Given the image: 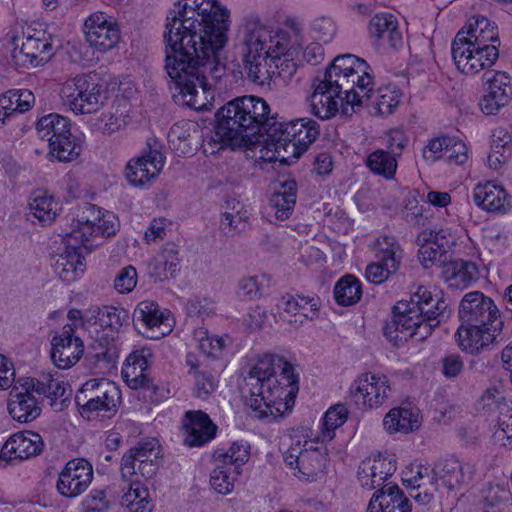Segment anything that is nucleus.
<instances>
[{"label": "nucleus", "instance_id": "nucleus-1", "mask_svg": "<svg viewBox=\"0 0 512 512\" xmlns=\"http://www.w3.org/2000/svg\"><path fill=\"white\" fill-rule=\"evenodd\" d=\"M190 1L178 0L167 13L163 34L164 67L178 90V94L173 95L175 102L201 110L205 104L197 99L198 88L206 94L216 83L212 82L210 72L198 67L202 65V52L198 48L207 41L212 42L214 32L207 22L211 19L207 8H199L195 0Z\"/></svg>", "mask_w": 512, "mask_h": 512}, {"label": "nucleus", "instance_id": "nucleus-2", "mask_svg": "<svg viewBox=\"0 0 512 512\" xmlns=\"http://www.w3.org/2000/svg\"><path fill=\"white\" fill-rule=\"evenodd\" d=\"M303 29L295 20L288 19L276 30L267 26L255 15L244 18L234 42V53L242 63L247 78L257 84L269 79V59L300 52Z\"/></svg>", "mask_w": 512, "mask_h": 512}, {"label": "nucleus", "instance_id": "nucleus-3", "mask_svg": "<svg viewBox=\"0 0 512 512\" xmlns=\"http://www.w3.org/2000/svg\"><path fill=\"white\" fill-rule=\"evenodd\" d=\"M246 404L259 419H276L292 410L299 391L298 375L284 357L265 354L244 378Z\"/></svg>", "mask_w": 512, "mask_h": 512}, {"label": "nucleus", "instance_id": "nucleus-4", "mask_svg": "<svg viewBox=\"0 0 512 512\" xmlns=\"http://www.w3.org/2000/svg\"><path fill=\"white\" fill-rule=\"evenodd\" d=\"M494 300L481 291L466 293L458 305L460 326L455 334L459 347L470 354H479L502 339L503 322Z\"/></svg>", "mask_w": 512, "mask_h": 512}, {"label": "nucleus", "instance_id": "nucleus-5", "mask_svg": "<svg viewBox=\"0 0 512 512\" xmlns=\"http://www.w3.org/2000/svg\"><path fill=\"white\" fill-rule=\"evenodd\" d=\"M446 305L442 299H435L424 286L410 295V300H400L392 308V319L384 327V335L395 344L412 337L423 341L438 327V316L444 313Z\"/></svg>", "mask_w": 512, "mask_h": 512}, {"label": "nucleus", "instance_id": "nucleus-6", "mask_svg": "<svg viewBox=\"0 0 512 512\" xmlns=\"http://www.w3.org/2000/svg\"><path fill=\"white\" fill-rule=\"evenodd\" d=\"M371 71L364 59L353 54H343L334 58L323 77L337 88H344L346 101L353 110L355 103L371 96V88H368L372 84Z\"/></svg>", "mask_w": 512, "mask_h": 512}, {"label": "nucleus", "instance_id": "nucleus-7", "mask_svg": "<svg viewBox=\"0 0 512 512\" xmlns=\"http://www.w3.org/2000/svg\"><path fill=\"white\" fill-rule=\"evenodd\" d=\"M275 127L269 134L268 147L273 148L279 156L283 151L295 159L299 158L320 135L319 124L310 118L278 121Z\"/></svg>", "mask_w": 512, "mask_h": 512}, {"label": "nucleus", "instance_id": "nucleus-8", "mask_svg": "<svg viewBox=\"0 0 512 512\" xmlns=\"http://www.w3.org/2000/svg\"><path fill=\"white\" fill-rule=\"evenodd\" d=\"M62 98L75 114L98 111L107 99V92L98 73L78 74L67 80L61 90Z\"/></svg>", "mask_w": 512, "mask_h": 512}, {"label": "nucleus", "instance_id": "nucleus-9", "mask_svg": "<svg viewBox=\"0 0 512 512\" xmlns=\"http://www.w3.org/2000/svg\"><path fill=\"white\" fill-rule=\"evenodd\" d=\"M120 391L116 384L105 378L86 381L75 395V404L80 415L93 420L101 412L115 413Z\"/></svg>", "mask_w": 512, "mask_h": 512}, {"label": "nucleus", "instance_id": "nucleus-10", "mask_svg": "<svg viewBox=\"0 0 512 512\" xmlns=\"http://www.w3.org/2000/svg\"><path fill=\"white\" fill-rule=\"evenodd\" d=\"M238 97L227 102L215 113L213 141L232 148L252 146L247 125L242 121Z\"/></svg>", "mask_w": 512, "mask_h": 512}, {"label": "nucleus", "instance_id": "nucleus-11", "mask_svg": "<svg viewBox=\"0 0 512 512\" xmlns=\"http://www.w3.org/2000/svg\"><path fill=\"white\" fill-rule=\"evenodd\" d=\"M164 164L165 156L161 142L155 137H150L147 139L142 155L128 161L125 167V178L131 186L143 187L159 175Z\"/></svg>", "mask_w": 512, "mask_h": 512}, {"label": "nucleus", "instance_id": "nucleus-12", "mask_svg": "<svg viewBox=\"0 0 512 512\" xmlns=\"http://www.w3.org/2000/svg\"><path fill=\"white\" fill-rule=\"evenodd\" d=\"M238 99L242 121L247 125L251 145L259 143L260 137L266 136L265 142L268 146L269 134L278 123L277 117L270 115L269 104L263 98L254 95H245Z\"/></svg>", "mask_w": 512, "mask_h": 512}, {"label": "nucleus", "instance_id": "nucleus-13", "mask_svg": "<svg viewBox=\"0 0 512 512\" xmlns=\"http://www.w3.org/2000/svg\"><path fill=\"white\" fill-rule=\"evenodd\" d=\"M238 99L242 121L247 125L251 145L259 143L260 137L266 136L265 142L268 146L269 134L278 123L277 117L270 115L269 104L263 98L254 95H245Z\"/></svg>", "mask_w": 512, "mask_h": 512}, {"label": "nucleus", "instance_id": "nucleus-14", "mask_svg": "<svg viewBox=\"0 0 512 512\" xmlns=\"http://www.w3.org/2000/svg\"><path fill=\"white\" fill-rule=\"evenodd\" d=\"M85 40L90 47L105 53L120 40V28L116 19L101 11L90 14L83 25Z\"/></svg>", "mask_w": 512, "mask_h": 512}, {"label": "nucleus", "instance_id": "nucleus-15", "mask_svg": "<svg viewBox=\"0 0 512 512\" xmlns=\"http://www.w3.org/2000/svg\"><path fill=\"white\" fill-rule=\"evenodd\" d=\"M391 388L384 375L365 373L359 376L350 387V397L362 410L381 406L388 398Z\"/></svg>", "mask_w": 512, "mask_h": 512}, {"label": "nucleus", "instance_id": "nucleus-16", "mask_svg": "<svg viewBox=\"0 0 512 512\" xmlns=\"http://www.w3.org/2000/svg\"><path fill=\"white\" fill-rule=\"evenodd\" d=\"M170 311L162 310L153 300H143L137 304L132 314L135 329L149 339H160L171 331Z\"/></svg>", "mask_w": 512, "mask_h": 512}, {"label": "nucleus", "instance_id": "nucleus-17", "mask_svg": "<svg viewBox=\"0 0 512 512\" xmlns=\"http://www.w3.org/2000/svg\"><path fill=\"white\" fill-rule=\"evenodd\" d=\"M482 81L484 94L479 103L481 111L485 115H495L512 99L511 78L503 71H487Z\"/></svg>", "mask_w": 512, "mask_h": 512}, {"label": "nucleus", "instance_id": "nucleus-18", "mask_svg": "<svg viewBox=\"0 0 512 512\" xmlns=\"http://www.w3.org/2000/svg\"><path fill=\"white\" fill-rule=\"evenodd\" d=\"M420 245L418 258L425 268L437 266L442 268L441 277L448 281V237L444 229L422 231L416 239Z\"/></svg>", "mask_w": 512, "mask_h": 512}, {"label": "nucleus", "instance_id": "nucleus-19", "mask_svg": "<svg viewBox=\"0 0 512 512\" xmlns=\"http://www.w3.org/2000/svg\"><path fill=\"white\" fill-rule=\"evenodd\" d=\"M378 246L377 257L379 261L370 263L365 270L366 279L376 285L382 284L390 274L399 269L403 256V250L394 237L383 236L379 238Z\"/></svg>", "mask_w": 512, "mask_h": 512}, {"label": "nucleus", "instance_id": "nucleus-20", "mask_svg": "<svg viewBox=\"0 0 512 512\" xmlns=\"http://www.w3.org/2000/svg\"><path fill=\"white\" fill-rule=\"evenodd\" d=\"M328 79H315L314 91L311 95V111L321 120L329 119L338 112V106L341 104L342 112L348 113L349 105L345 98L344 88H337L333 83H328Z\"/></svg>", "mask_w": 512, "mask_h": 512}, {"label": "nucleus", "instance_id": "nucleus-21", "mask_svg": "<svg viewBox=\"0 0 512 512\" xmlns=\"http://www.w3.org/2000/svg\"><path fill=\"white\" fill-rule=\"evenodd\" d=\"M93 479V467L86 459L68 461L60 472L56 488L63 497L74 498L82 494Z\"/></svg>", "mask_w": 512, "mask_h": 512}, {"label": "nucleus", "instance_id": "nucleus-22", "mask_svg": "<svg viewBox=\"0 0 512 512\" xmlns=\"http://www.w3.org/2000/svg\"><path fill=\"white\" fill-rule=\"evenodd\" d=\"M76 324H66L51 340V359L60 369L76 364L84 352L82 340L75 336Z\"/></svg>", "mask_w": 512, "mask_h": 512}, {"label": "nucleus", "instance_id": "nucleus-23", "mask_svg": "<svg viewBox=\"0 0 512 512\" xmlns=\"http://www.w3.org/2000/svg\"><path fill=\"white\" fill-rule=\"evenodd\" d=\"M44 448L40 434L33 431H22L11 435L0 451V460L13 462L23 461L39 455Z\"/></svg>", "mask_w": 512, "mask_h": 512}, {"label": "nucleus", "instance_id": "nucleus-24", "mask_svg": "<svg viewBox=\"0 0 512 512\" xmlns=\"http://www.w3.org/2000/svg\"><path fill=\"white\" fill-rule=\"evenodd\" d=\"M183 442L189 447H201L210 442L217 432V426L202 410L186 411L182 419Z\"/></svg>", "mask_w": 512, "mask_h": 512}, {"label": "nucleus", "instance_id": "nucleus-25", "mask_svg": "<svg viewBox=\"0 0 512 512\" xmlns=\"http://www.w3.org/2000/svg\"><path fill=\"white\" fill-rule=\"evenodd\" d=\"M14 385L9 394L8 411L13 419L27 423L35 420L41 413V408L35 396L34 389L25 385V378H21Z\"/></svg>", "mask_w": 512, "mask_h": 512}, {"label": "nucleus", "instance_id": "nucleus-26", "mask_svg": "<svg viewBox=\"0 0 512 512\" xmlns=\"http://www.w3.org/2000/svg\"><path fill=\"white\" fill-rule=\"evenodd\" d=\"M152 357V351L145 347L136 349L127 356L121 373L126 383L132 389H156L146 373Z\"/></svg>", "mask_w": 512, "mask_h": 512}, {"label": "nucleus", "instance_id": "nucleus-27", "mask_svg": "<svg viewBox=\"0 0 512 512\" xmlns=\"http://www.w3.org/2000/svg\"><path fill=\"white\" fill-rule=\"evenodd\" d=\"M53 55V46L48 37L29 35L22 40L21 46L14 48L12 58L16 65L38 66L46 63Z\"/></svg>", "mask_w": 512, "mask_h": 512}, {"label": "nucleus", "instance_id": "nucleus-28", "mask_svg": "<svg viewBox=\"0 0 512 512\" xmlns=\"http://www.w3.org/2000/svg\"><path fill=\"white\" fill-rule=\"evenodd\" d=\"M56 372L43 373L39 378H25V385L34 389L38 396L49 400V405L54 411H62L66 407L69 394L63 381L59 380Z\"/></svg>", "mask_w": 512, "mask_h": 512}, {"label": "nucleus", "instance_id": "nucleus-29", "mask_svg": "<svg viewBox=\"0 0 512 512\" xmlns=\"http://www.w3.org/2000/svg\"><path fill=\"white\" fill-rule=\"evenodd\" d=\"M367 512H411V504L399 486L389 482L374 492Z\"/></svg>", "mask_w": 512, "mask_h": 512}, {"label": "nucleus", "instance_id": "nucleus-30", "mask_svg": "<svg viewBox=\"0 0 512 512\" xmlns=\"http://www.w3.org/2000/svg\"><path fill=\"white\" fill-rule=\"evenodd\" d=\"M80 251V247L66 246L63 252L51 257V266L63 282L72 283L83 275L86 266Z\"/></svg>", "mask_w": 512, "mask_h": 512}, {"label": "nucleus", "instance_id": "nucleus-31", "mask_svg": "<svg viewBox=\"0 0 512 512\" xmlns=\"http://www.w3.org/2000/svg\"><path fill=\"white\" fill-rule=\"evenodd\" d=\"M35 104V96L28 89H10L0 95V127L7 125L18 115L29 111Z\"/></svg>", "mask_w": 512, "mask_h": 512}, {"label": "nucleus", "instance_id": "nucleus-32", "mask_svg": "<svg viewBox=\"0 0 512 512\" xmlns=\"http://www.w3.org/2000/svg\"><path fill=\"white\" fill-rule=\"evenodd\" d=\"M160 446L156 439L139 442L136 446L129 449L121 460V476L123 479H130L137 476L136 465L146 461L153 462L159 460Z\"/></svg>", "mask_w": 512, "mask_h": 512}, {"label": "nucleus", "instance_id": "nucleus-33", "mask_svg": "<svg viewBox=\"0 0 512 512\" xmlns=\"http://www.w3.org/2000/svg\"><path fill=\"white\" fill-rule=\"evenodd\" d=\"M460 34H463L466 40L464 44L478 48L500 43L497 25L484 16L470 19L467 26L457 33V35Z\"/></svg>", "mask_w": 512, "mask_h": 512}, {"label": "nucleus", "instance_id": "nucleus-34", "mask_svg": "<svg viewBox=\"0 0 512 512\" xmlns=\"http://www.w3.org/2000/svg\"><path fill=\"white\" fill-rule=\"evenodd\" d=\"M474 201L483 210L492 213H506L511 209L505 189L492 182L478 184L474 189Z\"/></svg>", "mask_w": 512, "mask_h": 512}, {"label": "nucleus", "instance_id": "nucleus-35", "mask_svg": "<svg viewBox=\"0 0 512 512\" xmlns=\"http://www.w3.org/2000/svg\"><path fill=\"white\" fill-rule=\"evenodd\" d=\"M421 425L417 408H392L383 419V426L389 434L410 433Z\"/></svg>", "mask_w": 512, "mask_h": 512}, {"label": "nucleus", "instance_id": "nucleus-36", "mask_svg": "<svg viewBox=\"0 0 512 512\" xmlns=\"http://www.w3.org/2000/svg\"><path fill=\"white\" fill-rule=\"evenodd\" d=\"M464 39L463 34L455 36L451 46L452 59L461 73L475 75L484 70L481 57L475 55L473 46L463 44L466 42Z\"/></svg>", "mask_w": 512, "mask_h": 512}, {"label": "nucleus", "instance_id": "nucleus-37", "mask_svg": "<svg viewBox=\"0 0 512 512\" xmlns=\"http://www.w3.org/2000/svg\"><path fill=\"white\" fill-rule=\"evenodd\" d=\"M49 148L50 155L59 162H72L82 153L83 137L76 129L71 128L68 133L53 140Z\"/></svg>", "mask_w": 512, "mask_h": 512}, {"label": "nucleus", "instance_id": "nucleus-38", "mask_svg": "<svg viewBox=\"0 0 512 512\" xmlns=\"http://www.w3.org/2000/svg\"><path fill=\"white\" fill-rule=\"evenodd\" d=\"M327 460L325 448L314 447L311 442L305 441L298 472L306 480H314L318 474L324 472Z\"/></svg>", "mask_w": 512, "mask_h": 512}, {"label": "nucleus", "instance_id": "nucleus-39", "mask_svg": "<svg viewBox=\"0 0 512 512\" xmlns=\"http://www.w3.org/2000/svg\"><path fill=\"white\" fill-rule=\"evenodd\" d=\"M28 205L31 214L43 225H50L56 218L59 204L52 194L44 189H36L29 196Z\"/></svg>", "mask_w": 512, "mask_h": 512}, {"label": "nucleus", "instance_id": "nucleus-40", "mask_svg": "<svg viewBox=\"0 0 512 512\" xmlns=\"http://www.w3.org/2000/svg\"><path fill=\"white\" fill-rule=\"evenodd\" d=\"M297 199V184L295 180H286L281 183L270 197L269 204L279 220H286L292 214Z\"/></svg>", "mask_w": 512, "mask_h": 512}, {"label": "nucleus", "instance_id": "nucleus-41", "mask_svg": "<svg viewBox=\"0 0 512 512\" xmlns=\"http://www.w3.org/2000/svg\"><path fill=\"white\" fill-rule=\"evenodd\" d=\"M368 28L370 36L376 40L387 37L388 42L393 48H397L402 44L398 22L392 14H376L370 20Z\"/></svg>", "mask_w": 512, "mask_h": 512}, {"label": "nucleus", "instance_id": "nucleus-42", "mask_svg": "<svg viewBox=\"0 0 512 512\" xmlns=\"http://www.w3.org/2000/svg\"><path fill=\"white\" fill-rule=\"evenodd\" d=\"M278 308L312 321L318 317L320 299L317 296L286 295L279 300Z\"/></svg>", "mask_w": 512, "mask_h": 512}, {"label": "nucleus", "instance_id": "nucleus-43", "mask_svg": "<svg viewBox=\"0 0 512 512\" xmlns=\"http://www.w3.org/2000/svg\"><path fill=\"white\" fill-rule=\"evenodd\" d=\"M374 83L372 82L368 88H371L369 97H364L362 102H357L356 105H372L374 113L377 115H390L393 110L400 103V93L394 87L386 86L379 88L376 92L373 91Z\"/></svg>", "mask_w": 512, "mask_h": 512}, {"label": "nucleus", "instance_id": "nucleus-44", "mask_svg": "<svg viewBox=\"0 0 512 512\" xmlns=\"http://www.w3.org/2000/svg\"><path fill=\"white\" fill-rule=\"evenodd\" d=\"M250 458V445L247 441L239 440L231 444L229 449H216L212 454L213 462L233 468L235 475L241 474L243 466Z\"/></svg>", "mask_w": 512, "mask_h": 512}, {"label": "nucleus", "instance_id": "nucleus-45", "mask_svg": "<svg viewBox=\"0 0 512 512\" xmlns=\"http://www.w3.org/2000/svg\"><path fill=\"white\" fill-rule=\"evenodd\" d=\"M230 211L222 213L219 228L227 237H234L245 231L250 219V212L239 202H227Z\"/></svg>", "mask_w": 512, "mask_h": 512}, {"label": "nucleus", "instance_id": "nucleus-46", "mask_svg": "<svg viewBox=\"0 0 512 512\" xmlns=\"http://www.w3.org/2000/svg\"><path fill=\"white\" fill-rule=\"evenodd\" d=\"M475 471V466L471 462L457 456L450 457V491H458L459 499L468 491Z\"/></svg>", "mask_w": 512, "mask_h": 512}, {"label": "nucleus", "instance_id": "nucleus-47", "mask_svg": "<svg viewBox=\"0 0 512 512\" xmlns=\"http://www.w3.org/2000/svg\"><path fill=\"white\" fill-rule=\"evenodd\" d=\"M72 128L71 121L60 114L51 113L40 118L36 124V130L39 137L49 142L59 139L62 134L68 133Z\"/></svg>", "mask_w": 512, "mask_h": 512}, {"label": "nucleus", "instance_id": "nucleus-48", "mask_svg": "<svg viewBox=\"0 0 512 512\" xmlns=\"http://www.w3.org/2000/svg\"><path fill=\"white\" fill-rule=\"evenodd\" d=\"M333 295L340 306H352L362 297V284L354 275L346 274L335 283Z\"/></svg>", "mask_w": 512, "mask_h": 512}, {"label": "nucleus", "instance_id": "nucleus-49", "mask_svg": "<svg viewBox=\"0 0 512 512\" xmlns=\"http://www.w3.org/2000/svg\"><path fill=\"white\" fill-rule=\"evenodd\" d=\"M512 493L503 484H489L484 490L483 512H510Z\"/></svg>", "mask_w": 512, "mask_h": 512}, {"label": "nucleus", "instance_id": "nucleus-50", "mask_svg": "<svg viewBox=\"0 0 512 512\" xmlns=\"http://www.w3.org/2000/svg\"><path fill=\"white\" fill-rule=\"evenodd\" d=\"M94 324L102 328L118 331L129 319V313L122 307L105 305L91 309Z\"/></svg>", "mask_w": 512, "mask_h": 512}, {"label": "nucleus", "instance_id": "nucleus-51", "mask_svg": "<svg viewBox=\"0 0 512 512\" xmlns=\"http://www.w3.org/2000/svg\"><path fill=\"white\" fill-rule=\"evenodd\" d=\"M512 154L511 136L504 130H497L492 135L488 165L495 170L505 164Z\"/></svg>", "mask_w": 512, "mask_h": 512}, {"label": "nucleus", "instance_id": "nucleus-52", "mask_svg": "<svg viewBox=\"0 0 512 512\" xmlns=\"http://www.w3.org/2000/svg\"><path fill=\"white\" fill-rule=\"evenodd\" d=\"M365 163L372 173L387 180L394 178L398 166L396 158L382 149L371 152Z\"/></svg>", "mask_w": 512, "mask_h": 512}, {"label": "nucleus", "instance_id": "nucleus-53", "mask_svg": "<svg viewBox=\"0 0 512 512\" xmlns=\"http://www.w3.org/2000/svg\"><path fill=\"white\" fill-rule=\"evenodd\" d=\"M477 267L472 262L450 261V289L464 290L476 279Z\"/></svg>", "mask_w": 512, "mask_h": 512}, {"label": "nucleus", "instance_id": "nucleus-54", "mask_svg": "<svg viewBox=\"0 0 512 512\" xmlns=\"http://www.w3.org/2000/svg\"><path fill=\"white\" fill-rule=\"evenodd\" d=\"M101 213L102 211L96 205L86 203L82 207L81 213L74 220V232H80L86 240L93 237Z\"/></svg>", "mask_w": 512, "mask_h": 512}, {"label": "nucleus", "instance_id": "nucleus-55", "mask_svg": "<svg viewBox=\"0 0 512 512\" xmlns=\"http://www.w3.org/2000/svg\"><path fill=\"white\" fill-rule=\"evenodd\" d=\"M194 339L198 342L200 351L208 357L217 358L225 348V339L200 327L194 331Z\"/></svg>", "mask_w": 512, "mask_h": 512}, {"label": "nucleus", "instance_id": "nucleus-56", "mask_svg": "<svg viewBox=\"0 0 512 512\" xmlns=\"http://www.w3.org/2000/svg\"><path fill=\"white\" fill-rule=\"evenodd\" d=\"M215 468L210 475V484L220 494H229L234 488L235 474L233 468L214 462Z\"/></svg>", "mask_w": 512, "mask_h": 512}, {"label": "nucleus", "instance_id": "nucleus-57", "mask_svg": "<svg viewBox=\"0 0 512 512\" xmlns=\"http://www.w3.org/2000/svg\"><path fill=\"white\" fill-rule=\"evenodd\" d=\"M298 54L299 52L293 55H281L279 59H269L270 64L267 63V68L270 69L269 79L275 75L284 81L291 79L298 68V63L295 61V56Z\"/></svg>", "mask_w": 512, "mask_h": 512}, {"label": "nucleus", "instance_id": "nucleus-58", "mask_svg": "<svg viewBox=\"0 0 512 512\" xmlns=\"http://www.w3.org/2000/svg\"><path fill=\"white\" fill-rule=\"evenodd\" d=\"M122 117L123 114L119 112V109L111 106L96 119L93 126L103 134L111 135L117 132L123 125L124 120Z\"/></svg>", "mask_w": 512, "mask_h": 512}, {"label": "nucleus", "instance_id": "nucleus-59", "mask_svg": "<svg viewBox=\"0 0 512 512\" xmlns=\"http://www.w3.org/2000/svg\"><path fill=\"white\" fill-rule=\"evenodd\" d=\"M368 473L371 477V480H376L375 488L380 489L383 485H386L385 481L390 477L394 471L395 466L392 464L391 460L386 461L385 459H374L370 460V464H368Z\"/></svg>", "mask_w": 512, "mask_h": 512}, {"label": "nucleus", "instance_id": "nucleus-60", "mask_svg": "<svg viewBox=\"0 0 512 512\" xmlns=\"http://www.w3.org/2000/svg\"><path fill=\"white\" fill-rule=\"evenodd\" d=\"M194 378H195L194 394L198 398H201V399L208 398L212 393L215 392V390L218 386V380L210 372L195 371Z\"/></svg>", "mask_w": 512, "mask_h": 512}, {"label": "nucleus", "instance_id": "nucleus-61", "mask_svg": "<svg viewBox=\"0 0 512 512\" xmlns=\"http://www.w3.org/2000/svg\"><path fill=\"white\" fill-rule=\"evenodd\" d=\"M236 293L242 300L253 301L262 296V285L255 276L243 277L237 283Z\"/></svg>", "mask_w": 512, "mask_h": 512}, {"label": "nucleus", "instance_id": "nucleus-62", "mask_svg": "<svg viewBox=\"0 0 512 512\" xmlns=\"http://www.w3.org/2000/svg\"><path fill=\"white\" fill-rule=\"evenodd\" d=\"M137 283V271L129 265L122 268L114 280L115 289L121 294L131 292Z\"/></svg>", "mask_w": 512, "mask_h": 512}, {"label": "nucleus", "instance_id": "nucleus-63", "mask_svg": "<svg viewBox=\"0 0 512 512\" xmlns=\"http://www.w3.org/2000/svg\"><path fill=\"white\" fill-rule=\"evenodd\" d=\"M312 31L318 40L328 43L334 38L337 28L331 18L322 16L313 21Z\"/></svg>", "mask_w": 512, "mask_h": 512}, {"label": "nucleus", "instance_id": "nucleus-64", "mask_svg": "<svg viewBox=\"0 0 512 512\" xmlns=\"http://www.w3.org/2000/svg\"><path fill=\"white\" fill-rule=\"evenodd\" d=\"M83 512H105L109 508L106 492L103 489H93L86 496L83 503Z\"/></svg>", "mask_w": 512, "mask_h": 512}]
</instances>
